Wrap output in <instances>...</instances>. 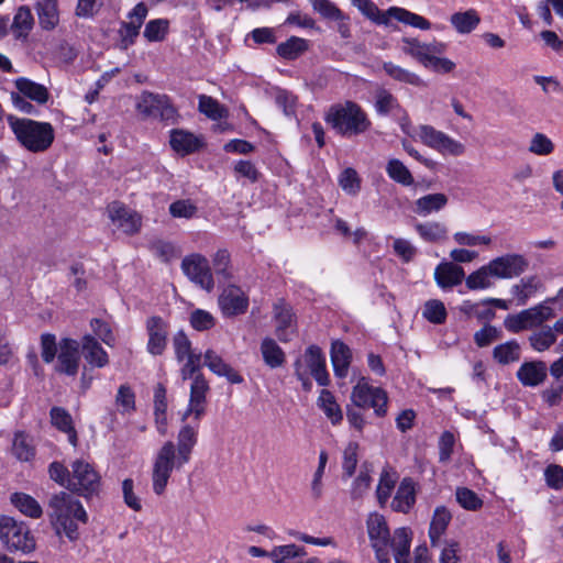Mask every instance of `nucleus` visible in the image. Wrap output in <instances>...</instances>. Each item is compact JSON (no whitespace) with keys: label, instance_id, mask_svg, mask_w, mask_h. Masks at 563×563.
I'll return each instance as SVG.
<instances>
[{"label":"nucleus","instance_id":"nucleus-62","mask_svg":"<svg viewBox=\"0 0 563 563\" xmlns=\"http://www.w3.org/2000/svg\"><path fill=\"white\" fill-rule=\"evenodd\" d=\"M199 111L213 120L221 119L224 115V109L212 97L199 96Z\"/></svg>","mask_w":563,"mask_h":563},{"label":"nucleus","instance_id":"nucleus-47","mask_svg":"<svg viewBox=\"0 0 563 563\" xmlns=\"http://www.w3.org/2000/svg\"><path fill=\"white\" fill-rule=\"evenodd\" d=\"M318 406L323 410L333 424H338L342 421L343 415L341 408L336 404L332 393L328 389L321 390L318 398Z\"/></svg>","mask_w":563,"mask_h":563},{"label":"nucleus","instance_id":"nucleus-63","mask_svg":"<svg viewBox=\"0 0 563 563\" xmlns=\"http://www.w3.org/2000/svg\"><path fill=\"white\" fill-rule=\"evenodd\" d=\"M529 152L545 156L554 151L553 142L543 133H536L529 144Z\"/></svg>","mask_w":563,"mask_h":563},{"label":"nucleus","instance_id":"nucleus-46","mask_svg":"<svg viewBox=\"0 0 563 563\" xmlns=\"http://www.w3.org/2000/svg\"><path fill=\"white\" fill-rule=\"evenodd\" d=\"M493 357L503 365L517 362L520 358V345L515 340L496 345L493 350Z\"/></svg>","mask_w":563,"mask_h":563},{"label":"nucleus","instance_id":"nucleus-7","mask_svg":"<svg viewBox=\"0 0 563 563\" xmlns=\"http://www.w3.org/2000/svg\"><path fill=\"white\" fill-rule=\"evenodd\" d=\"M135 109L144 119L153 118L173 124L178 118L168 96L146 90L137 97Z\"/></svg>","mask_w":563,"mask_h":563},{"label":"nucleus","instance_id":"nucleus-48","mask_svg":"<svg viewBox=\"0 0 563 563\" xmlns=\"http://www.w3.org/2000/svg\"><path fill=\"white\" fill-rule=\"evenodd\" d=\"M541 283L536 276L522 278L519 284L512 286L511 291L518 300V305L523 306L527 303L530 296H532L539 288Z\"/></svg>","mask_w":563,"mask_h":563},{"label":"nucleus","instance_id":"nucleus-21","mask_svg":"<svg viewBox=\"0 0 563 563\" xmlns=\"http://www.w3.org/2000/svg\"><path fill=\"white\" fill-rule=\"evenodd\" d=\"M516 376L523 386L536 387L547 379L548 367L543 361L525 362L518 368Z\"/></svg>","mask_w":563,"mask_h":563},{"label":"nucleus","instance_id":"nucleus-34","mask_svg":"<svg viewBox=\"0 0 563 563\" xmlns=\"http://www.w3.org/2000/svg\"><path fill=\"white\" fill-rule=\"evenodd\" d=\"M452 519L451 512L443 506L437 507L430 523L429 537L432 547H438L442 534Z\"/></svg>","mask_w":563,"mask_h":563},{"label":"nucleus","instance_id":"nucleus-50","mask_svg":"<svg viewBox=\"0 0 563 563\" xmlns=\"http://www.w3.org/2000/svg\"><path fill=\"white\" fill-rule=\"evenodd\" d=\"M383 69L386 71L388 76H390L393 79L409 84L412 86H422L423 81L421 78L416 75L415 73H411L398 65L393 64L391 62H386L383 64Z\"/></svg>","mask_w":563,"mask_h":563},{"label":"nucleus","instance_id":"nucleus-10","mask_svg":"<svg viewBox=\"0 0 563 563\" xmlns=\"http://www.w3.org/2000/svg\"><path fill=\"white\" fill-rule=\"evenodd\" d=\"M554 316L553 309L545 305H538L536 307L526 309L516 314H508L505 318V328L512 332L518 333L522 330L531 329L542 324L544 321Z\"/></svg>","mask_w":563,"mask_h":563},{"label":"nucleus","instance_id":"nucleus-44","mask_svg":"<svg viewBox=\"0 0 563 563\" xmlns=\"http://www.w3.org/2000/svg\"><path fill=\"white\" fill-rule=\"evenodd\" d=\"M372 465L364 462L361 466L360 474L355 477L351 487V498L354 500L362 499L368 492L372 483L371 477Z\"/></svg>","mask_w":563,"mask_h":563},{"label":"nucleus","instance_id":"nucleus-42","mask_svg":"<svg viewBox=\"0 0 563 563\" xmlns=\"http://www.w3.org/2000/svg\"><path fill=\"white\" fill-rule=\"evenodd\" d=\"M11 503L25 516L37 519L42 516L41 505L30 495L24 493H14L11 496Z\"/></svg>","mask_w":563,"mask_h":563},{"label":"nucleus","instance_id":"nucleus-20","mask_svg":"<svg viewBox=\"0 0 563 563\" xmlns=\"http://www.w3.org/2000/svg\"><path fill=\"white\" fill-rule=\"evenodd\" d=\"M417 484L411 477H404L390 503L396 512L408 514L416 504Z\"/></svg>","mask_w":563,"mask_h":563},{"label":"nucleus","instance_id":"nucleus-15","mask_svg":"<svg viewBox=\"0 0 563 563\" xmlns=\"http://www.w3.org/2000/svg\"><path fill=\"white\" fill-rule=\"evenodd\" d=\"M401 51L418 60L424 67H429L431 56L444 53L446 45L442 42L421 43L415 37H402Z\"/></svg>","mask_w":563,"mask_h":563},{"label":"nucleus","instance_id":"nucleus-1","mask_svg":"<svg viewBox=\"0 0 563 563\" xmlns=\"http://www.w3.org/2000/svg\"><path fill=\"white\" fill-rule=\"evenodd\" d=\"M366 528L378 562L390 563L388 548H391L395 562L407 563L411 543V531L408 528H398L390 536L386 519L377 512L369 514Z\"/></svg>","mask_w":563,"mask_h":563},{"label":"nucleus","instance_id":"nucleus-5","mask_svg":"<svg viewBox=\"0 0 563 563\" xmlns=\"http://www.w3.org/2000/svg\"><path fill=\"white\" fill-rule=\"evenodd\" d=\"M187 462L176 454V446L173 441H166L157 451L152 466L153 492L161 496L166 490L174 471H179Z\"/></svg>","mask_w":563,"mask_h":563},{"label":"nucleus","instance_id":"nucleus-28","mask_svg":"<svg viewBox=\"0 0 563 563\" xmlns=\"http://www.w3.org/2000/svg\"><path fill=\"white\" fill-rule=\"evenodd\" d=\"M38 24L43 30H54L59 23L57 0H38L35 4Z\"/></svg>","mask_w":563,"mask_h":563},{"label":"nucleus","instance_id":"nucleus-45","mask_svg":"<svg viewBox=\"0 0 563 563\" xmlns=\"http://www.w3.org/2000/svg\"><path fill=\"white\" fill-rule=\"evenodd\" d=\"M452 25L459 33H471L481 22V18L475 10L457 12L451 15Z\"/></svg>","mask_w":563,"mask_h":563},{"label":"nucleus","instance_id":"nucleus-4","mask_svg":"<svg viewBox=\"0 0 563 563\" xmlns=\"http://www.w3.org/2000/svg\"><path fill=\"white\" fill-rule=\"evenodd\" d=\"M324 120L339 135L344 137L363 134L372 125L361 106L350 100L331 106Z\"/></svg>","mask_w":563,"mask_h":563},{"label":"nucleus","instance_id":"nucleus-9","mask_svg":"<svg viewBox=\"0 0 563 563\" xmlns=\"http://www.w3.org/2000/svg\"><path fill=\"white\" fill-rule=\"evenodd\" d=\"M351 400L356 407L373 408L378 417L387 413V393L380 387L371 386L365 377H361L353 387Z\"/></svg>","mask_w":563,"mask_h":563},{"label":"nucleus","instance_id":"nucleus-18","mask_svg":"<svg viewBox=\"0 0 563 563\" xmlns=\"http://www.w3.org/2000/svg\"><path fill=\"white\" fill-rule=\"evenodd\" d=\"M56 371L69 376H75L79 367V343L71 339H63L59 343Z\"/></svg>","mask_w":563,"mask_h":563},{"label":"nucleus","instance_id":"nucleus-3","mask_svg":"<svg viewBox=\"0 0 563 563\" xmlns=\"http://www.w3.org/2000/svg\"><path fill=\"white\" fill-rule=\"evenodd\" d=\"M7 122L19 144L31 153H44L55 140V130L48 122L7 115Z\"/></svg>","mask_w":563,"mask_h":563},{"label":"nucleus","instance_id":"nucleus-26","mask_svg":"<svg viewBox=\"0 0 563 563\" xmlns=\"http://www.w3.org/2000/svg\"><path fill=\"white\" fill-rule=\"evenodd\" d=\"M14 86L20 96L27 98L38 104H44L49 99L48 89L41 84H37L29 78L20 77L14 80Z\"/></svg>","mask_w":563,"mask_h":563},{"label":"nucleus","instance_id":"nucleus-13","mask_svg":"<svg viewBox=\"0 0 563 563\" xmlns=\"http://www.w3.org/2000/svg\"><path fill=\"white\" fill-rule=\"evenodd\" d=\"M528 266V260L518 253H508L488 263V268H492L493 277L500 279L518 277L527 271Z\"/></svg>","mask_w":563,"mask_h":563},{"label":"nucleus","instance_id":"nucleus-17","mask_svg":"<svg viewBox=\"0 0 563 563\" xmlns=\"http://www.w3.org/2000/svg\"><path fill=\"white\" fill-rule=\"evenodd\" d=\"M148 333L147 351L153 355H161L167 345V322L157 316L151 317L146 321Z\"/></svg>","mask_w":563,"mask_h":563},{"label":"nucleus","instance_id":"nucleus-24","mask_svg":"<svg viewBox=\"0 0 563 563\" xmlns=\"http://www.w3.org/2000/svg\"><path fill=\"white\" fill-rule=\"evenodd\" d=\"M305 362L309 367L311 375L320 386L329 385L330 379L325 368V358L319 346L310 345L306 350Z\"/></svg>","mask_w":563,"mask_h":563},{"label":"nucleus","instance_id":"nucleus-60","mask_svg":"<svg viewBox=\"0 0 563 563\" xmlns=\"http://www.w3.org/2000/svg\"><path fill=\"white\" fill-rule=\"evenodd\" d=\"M168 30V21L165 19H156L150 21L145 25L144 36L150 42L163 41Z\"/></svg>","mask_w":563,"mask_h":563},{"label":"nucleus","instance_id":"nucleus-25","mask_svg":"<svg viewBox=\"0 0 563 563\" xmlns=\"http://www.w3.org/2000/svg\"><path fill=\"white\" fill-rule=\"evenodd\" d=\"M203 364L216 375L225 377L231 384H241L243 377L213 350H207Z\"/></svg>","mask_w":563,"mask_h":563},{"label":"nucleus","instance_id":"nucleus-53","mask_svg":"<svg viewBox=\"0 0 563 563\" xmlns=\"http://www.w3.org/2000/svg\"><path fill=\"white\" fill-rule=\"evenodd\" d=\"M490 277H493V272L492 268H488V264H486L470 274L465 279V284L471 290L489 288L493 284Z\"/></svg>","mask_w":563,"mask_h":563},{"label":"nucleus","instance_id":"nucleus-2","mask_svg":"<svg viewBox=\"0 0 563 563\" xmlns=\"http://www.w3.org/2000/svg\"><path fill=\"white\" fill-rule=\"evenodd\" d=\"M48 508L57 534L64 533L70 541L78 540V525L88 522V514L82 504L71 493L59 492L51 497Z\"/></svg>","mask_w":563,"mask_h":563},{"label":"nucleus","instance_id":"nucleus-11","mask_svg":"<svg viewBox=\"0 0 563 563\" xmlns=\"http://www.w3.org/2000/svg\"><path fill=\"white\" fill-rule=\"evenodd\" d=\"M184 274L196 285L210 292L214 288V279L207 257L199 253L187 255L181 261Z\"/></svg>","mask_w":563,"mask_h":563},{"label":"nucleus","instance_id":"nucleus-8","mask_svg":"<svg viewBox=\"0 0 563 563\" xmlns=\"http://www.w3.org/2000/svg\"><path fill=\"white\" fill-rule=\"evenodd\" d=\"M0 539L9 551L29 553L35 549V540L29 527L11 517H0Z\"/></svg>","mask_w":563,"mask_h":563},{"label":"nucleus","instance_id":"nucleus-30","mask_svg":"<svg viewBox=\"0 0 563 563\" xmlns=\"http://www.w3.org/2000/svg\"><path fill=\"white\" fill-rule=\"evenodd\" d=\"M49 416L52 424L68 435V441L73 446H77L78 435L70 413L62 407H53Z\"/></svg>","mask_w":563,"mask_h":563},{"label":"nucleus","instance_id":"nucleus-55","mask_svg":"<svg viewBox=\"0 0 563 563\" xmlns=\"http://www.w3.org/2000/svg\"><path fill=\"white\" fill-rule=\"evenodd\" d=\"M358 449L357 442H350L345 446L342 461L343 478H350L354 475L358 463Z\"/></svg>","mask_w":563,"mask_h":563},{"label":"nucleus","instance_id":"nucleus-36","mask_svg":"<svg viewBox=\"0 0 563 563\" xmlns=\"http://www.w3.org/2000/svg\"><path fill=\"white\" fill-rule=\"evenodd\" d=\"M34 25V18L31 9L22 5L16 10L11 29L15 37L25 38Z\"/></svg>","mask_w":563,"mask_h":563},{"label":"nucleus","instance_id":"nucleus-64","mask_svg":"<svg viewBox=\"0 0 563 563\" xmlns=\"http://www.w3.org/2000/svg\"><path fill=\"white\" fill-rule=\"evenodd\" d=\"M191 327L197 331H206L214 327V317L202 309H196L190 313L189 318Z\"/></svg>","mask_w":563,"mask_h":563},{"label":"nucleus","instance_id":"nucleus-51","mask_svg":"<svg viewBox=\"0 0 563 563\" xmlns=\"http://www.w3.org/2000/svg\"><path fill=\"white\" fill-rule=\"evenodd\" d=\"M352 3L369 20L377 24L388 25L389 15L387 11L383 12L371 0H351Z\"/></svg>","mask_w":563,"mask_h":563},{"label":"nucleus","instance_id":"nucleus-38","mask_svg":"<svg viewBox=\"0 0 563 563\" xmlns=\"http://www.w3.org/2000/svg\"><path fill=\"white\" fill-rule=\"evenodd\" d=\"M308 47L309 45L307 40L291 36L286 42L280 43L276 51L284 59L292 60L301 56Z\"/></svg>","mask_w":563,"mask_h":563},{"label":"nucleus","instance_id":"nucleus-56","mask_svg":"<svg viewBox=\"0 0 563 563\" xmlns=\"http://www.w3.org/2000/svg\"><path fill=\"white\" fill-rule=\"evenodd\" d=\"M486 303L472 302L470 300L463 301L460 306V311L467 317L475 316L479 321H490L496 317V312L492 308L481 309V306Z\"/></svg>","mask_w":563,"mask_h":563},{"label":"nucleus","instance_id":"nucleus-43","mask_svg":"<svg viewBox=\"0 0 563 563\" xmlns=\"http://www.w3.org/2000/svg\"><path fill=\"white\" fill-rule=\"evenodd\" d=\"M261 352L266 365L272 368L282 366L285 363V353L279 345L271 338H265L261 344Z\"/></svg>","mask_w":563,"mask_h":563},{"label":"nucleus","instance_id":"nucleus-37","mask_svg":"<svg viewBox=\"0 0 563 563\" xmlns=\"http://www.w3.org/2000/svg\"><path fill=\"white\" fill-rule=\"evenodd\" d=\"M415 228L420 238L426 242L438 243L448 238V228L441 222L417 223Z\"/></svg>","mask_w":563,"mask_h":563},{"label":"nucleus","instance_id":"nucleus-35","mask_svg":"<svg viewBox=\"0 0 563 563\" xmlns=\"http://www.w3.org/2000/svg\"><path fill=\"white\" fill-rule=\"evenodd\" d=\"M397 481V473L389 466L383 468L376 488V497L380 507H385Z\"/></svg>","mask_w":563,"mask_h":563},{"label":"nucleus","instance_id":"nucleus-22","mask_svg":"<svg viewBox=\"0 0 563 563\" xmlns=\"http://www.w3.org/2000/svg\"><path fill=\"white\" fill-rule=\"evenodd\" d=\"M274 318L276 320V335L283 342L291 340L295 333L294 313L288 305L279 300L274 305Z\"/></svg>","mask_w":563,"mask_h":563},{"label":"nucleus","instance_id":"nucleus-32","mask_svg":"<svg viewBox=\"0 0 563 563\" xmlns=\"http://www.w3.org/2000/svg\"><path fill=\"white\" fill-rule=\"evenodd\" d=\"M449 198L445 194H428L415 201L413 211L419 216H428L432 212H439L445 208Z\"/></svg>","mask_w":563,"mask_h":563},{"label":"nucleus","instance_id":"nucleus-23","mask_svg":"<svg viewBox=\"0 0 563 563\" xmlns=\"http://www.w3.org/2000/svg\"><path fill=\"white\" fill-rule=\"evenodd\" d=\"M465 278L462 266L453 262H442L434 269V279L442 289L453 288Z\"/></svg>","mask_w":563,"mask_h":563},{"label":"nucleus","instance_id":"nucleus-12","mask_svg":"<svg viewBox=\"0 0 563 563\" xmlns=\"http://www.w3.org/2000/svg\"><path fill=\"white\" fill-rule=\"evenodd\" d=\"M417 135L424 145L443 154L459 156L465 152V146L461 142L450 137L441 131L435 130L431 125H420L418 128Z\"/></svg>","mask_w":563,"mask_h":563},{"label":"nucleus","instance_id":"nucleus-31","mask_svg":"<svg viewBox=\"0 0 563 563\" xmlns=\"http://www.w3.org/2000/svg\"><path fill=\"white\" fill-rule=\"evenodd\" d=\"M169 144L178 154L187 155L197 151L201 142L192 133L176 129L170 131Z\"/></svg>","mask_w":563,"mask_h":563},{"label":"nucleus","instance_id":"nucleus-39","mask_svg":"<svg viewBox=\"0 0 563 563\" xmlns=\"http://www.w3.org/2000/svg\"><path fill=\"white\" fill-rule=\"evenodd\" d=\"M12 453L20 461H31L35 455L33 439L24 432H16L13 439Z\"/></svg>","mask_w":563,"mask_h":563},{"label":"nucleus","instance_id":"nucleus-49","mask_svg":"<svg viewBox=\"0 0 563 563\" xmlns=\"http://www.w3.org/2000/svg\"><path fill=\"white\" fill-rule=\"evenodd\" d=\"M212 266L217 277L222 282H229L233 278L231 257L228 250L220 249L214 253L212 256Z\"/></svg>","mask_w":563,"mask_h":563},{"label":"nucleus","instance_id":"nucleus-57","mask_svg":"<svg viewBox=\"0 0 563 563\" xmlns=\"http://www.w3.org/2000/svg\"><path fill=\"white\" fill-rule=\"evenodd\" d=\"M556 341V334L552 328L543 329L529 336L531 346L538 351L543 352L550 349Z\"/></svg>","mask_w":563,"mask_h":563},{"label":"nucleus","instance_id":"nucleus-14","mask_svg":"<svg viewBox=\"0 0 563 563\" xmlns=\"http://www.w3.org/2000/svg\"><path fill=\"white\" fill-rule=\"evenodd\" d=\"M108 216L112 224L128 235L135 234L142 225L141 216L125 207L121 202L114 201L107 208Z\"/></svg>","mask_w":563,"mask_h":563},{"label":"nucleus","instance_id":"nucleus-33","mask_svg":"<svg viewBox=\"0 0 563 563\" xmlns=\"http://www.w3.org/2000/svg\"><path fill=\"white\" fill-rule=\"evenodd\" d=\"M82 353L85 358L93 366L103 367L108 364L109 358L107 352L90 334L82 338Z\"/></svg>","mask_w":563,"mask_h":563},{"label":"nucleus","instance_id":"nucleus-16","mask_svg":"<svg viewBox=\"0 0 563 563\" xmlns=\"http://www.w3.org/2000/svg\"><path fill=\"white\" fill-rule=\"evenodd\" d=\"M218 303L224 317H234L246 312L249 298L240 287L229 285L220 294Z\"/></svg>","mask_w":563,"mask_h":563},{"label":"nucleus","instance_id":"nucleus-61","mask_svg":"<svg viewBox=\"0 0 563 563\" xmlns=\"http://www.w3.org/2000/svg\"><path fill=\"white\" fill-rule=\"evenodd\" d=\"M501 331L496 327L485 323V325L474 333V342L478 347L490 345L494 341L500 339Z\"/></svg>","mask_w":563,"mask_h":563},{"label":"nucleus","instance_id":"nucleus-58","mask_svg":"<svg viewBox=\"0 0 563 563\" xmlns=\"http://www.w3.org/2000/svg\"><path fill=\"white\" fill-rule=\"evenodd\" d=\"M456 500L466 510L475 511L483 506V500L470 488L460 487L455 493Z\"/></svg>","mask_w":563,"mask_h":563},{"label":"nucleus","instance_id":"nucleus-52","mask_svg":"<svg viewBox=\"0 0 563 563\" xmlns=\"http://www.w3.org/2000/svg\"><path fill=\"white\" fill-rule=\"evenodd\" d=\"M402 107L399 104L396 97L388 90L379 89L375 95V110L378 114L386 115L389 112L397 110L400 111Z\"/></svg>","mask_w":563,"mask_h":563},{"label":"nucleus","instance_id":"nucleus-54","mask_svg":"<svg viewBox=\"0 0 563 563\" xmlns=\"http://www.w3.org/2000/svg\"><path fill=\"white\" fill-rule=\"evenodd\" d=\"M422 316L431 323L442 324L445 322L448 313L441 300L430 299L423 306Z\"/></svg>","mask_w":563,"mask_h":563},{"label":"nucleus","instance_id":"nucleus-6","mask_svg":"<svg viewBox=\"0 0 563 563\" xmlns=\"http://www.w3.org/2000/svg\"><path fill=\"white\" fill-rule=\"evenodd\" d=\"M71 478L68 490L73 494L90 499L98 497L101 492V475L88 461L78 459L71 462Z\"/></svg>","mask_w":563,"mask_h":563},{"label":"nucleus","instance_id":"nucleus-59","mask_svg":"<svg viewBox=\"0 0 563 563\" xmlns=\"http://www.w3.org/2000/svg\"><path fill=\"white\" fill-rule=\"evenodd\" d=\"M197 211V206L189 199L176 200L169 205V213L174 218L191 219Z\"/></svg>","mask_w":563,"mask_h":563},{"label":"nucleus","instance_id":"nucleus-40","mask_svg":"<svg viewBox=\"0 0 563 563\" xmlns=\"http://www.w3.org/2000/svg\"><path fill=\"white\" fill-rule=\"evenodd\" d=\"M387 14L389 18L420 30H429L431 27V23L427 19L404 8L391 7L387 10Z\"/></svg>","mask_w":563,"mask_h":563},{"label":"nucleus","instance_id":"nucleus-27","mask_svg":"<svg viewBox=\"0 0 563 563\" xmlns=\"http://www.w3.org/2000/svg\"><path fill=\"white\" fill-rule=\"evenodd\" d=\"M198 441V431L190 424H185L180 428L177 434L176 454L187 463L191 459L195 445Z\"/></svg>","mask_w":563,"mask_h":563},{"label":"nucleus","instance_id":"nucleus-19","mask_svg":"<svg viewBox=\"0 0 563 563\" xmlns=\"http://www.w3.org/2000/svg\"><path fill=\"white\" fill-rule=\"evenodd\" d=\"M209 391V384L202 374H197L190 386V399L187 411L184 415L186 419L194 415L197 420L205 413L206 395Z\"/></svg>","mask_w":563,"mask_h":563},{"label":"nucleus","instance_id":"nucleus-29","mask_svg":"<svg viewBox=\"0 0 563 563\" xmlns=\"http://www.w3.org/2000/svg\"><path fill=\"white\" fill-rule=\"evenodd\" d=\"M352 352L350 347L340 340L333 341L331 345V362L335 376L345 377L351 364Z\"/></svg>","mask_w":563,"mask_h":563},{"label":"nucleus","instance_id":"nucleus-41","mask_svg":"<svg viewBox=\"0 0 563 563\" xmlns=\"http://www.w3.org/2000/svg\"><path fill=\"white\" fill-rule=\"evenodd\" d=\"M386 173L390 179L401 186L413 185L415 178L407 166L397 158H390L386 164Z\"/></svg>","mask_w":563,"mask_h":563}]
</instances>
